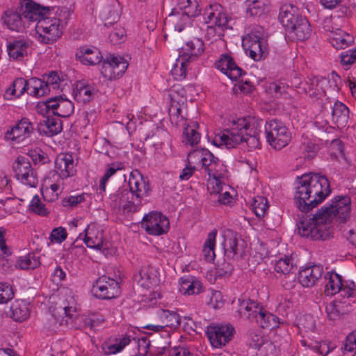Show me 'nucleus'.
Masks as SVG:
<instances>
[{
    "label": "nucleus",
    "mask_w": 356,
    "mask_h": 356,
    "mask_svg": "<svg viewBox=\"0 0 356 356\" xmlns=\"http://www.w3.org/2000/svg\"><path fill=\"white\" fill-rule=\"evenodd\" d=\"M198 124L196 122H191L190 124L184 127V136L187 144L193 146L197 144L200 140V134L197 131Z\"/></svg>",
    "instance_id": "c03bdc74"
},
{
    "label": "nucleus",
    "mask_w": 356,
    "mask_h": 356,
    "mask_svg": "<svg viewBox=\"0 0 356 356\" xmlns=\"http://www.w3.org/2000/svg\"><path fill=\"white\" fill-rule=\"evenodd\" d=\"M210 155V151L207 149H197L191 152L188 156V161H191L195 163H200L201 165L203 163L205 156H209Z\"/></svg>",
    "instance_id": "052dcab7"
},
{
    "label": "nucleus",
    "mask_w": 356,
    "mask_h": 356,
    "mask_svg": "<svg viewBox=\"0 0 356 356\" xmlns=\"http://www.w3.org/2000/svg\"><path fill=\"white\" fill-rule=\"evenodd\" d=\"M258 124L251 123L245 118L233 120L228 129L223 130L214 142L217 145H225L227 149L234 148L238 145L245 143L250 149L260 147Z\"/></svg>",
    "instance_id": "7ed1b4c3"
},
{
    "label": "nucleus",
    "mask_w": 356,
    "mask_h": 356,
    "mask_svg": "<svg viewBox=\"0 0 356 356\" xmlns=\"http://www.w3.org/2000/svg\"><path fill=\"white\" fill-rule=\"evenodd\" d=\"M128 184L129 187L128 191H130L131 196L135 201L133 204L140 209L144 198L151 192L149 179L138 170H135L130 173Z\"/></svg>",
    "instance_id": "1a4fd4ad"
},
{
    "label": "nucleus",
    "mask_w": 356,
    "mask_h": 356,
    "mask_svg": "<svg viewBox=\"0 0 356 356\" xmlns=\"http://www.w3.org/2000/svg\"><path fill=\"white\" fill-rule=\"evenodd\" d=\"M327 83V79L316 76L309 79L304 90L312 99H319L325 95V86Z\"/></svg>",
    "instance_id": "bb28decb"
},
{
    "label": "nucleus",
    "mask_w": 356,
    "mask_h": 356,
    "mask_svg": "<svg viewBox=\"0 0 356 356\" xmlns=\"http://www.w3.org/2000/svg\"><path fill=\"white\" fill-rule=\"evenodd\" d=\"M76 163L72 154H60L55 160V170L61 180L72 177L76 174Z\"/></svg>",
    "instance_id": "6ab92c4d"
},
{
    "label": "nucleus",
    "mask_w": 356,
    "mask_h": 356,
    "mask_svg": "<svg viewBox=\"0 0 356 356\" xmlns=\"http://www.w3.org/2000/svg\"><path fill=\"white\" fill-rule=\"evenodd\" d=\"M204 44L200 38H194L186 44V48L181 54L183 56L190 57V60L193 62L204 51Z\"/></svg>",
    "instance_id": "c9c22d12"
},
{
    "label": "nucleus",
    "mask_w": 356,
    "mask_h": 356,
    "mask_svg": "<svg viewBox=\"0 0 356 356\" xmlns=\"http://www.w3.org/2000/svg\"><path fill=\"white\" fill-rule=\"evenodd\" d=\"M165 23L173 26L175 31L181 32L189 26L190 18L181 11H179L177 8H173L165 19Z\"/></svg>",
    "instance_id": "c85d7f7f"
},
{
    "label": "nucleus",
    "mask_w": 356,
    "mask_h": 356,
    "mask_svg": "<svg viewBox=\"0 0 356 356\" xmlns=\"http://www.w3.org/2000/svg\"><path fill=\"white\" fill-rule=\"evenodd\" d=\"M1 19L3 24L11 31H19V29L22 27V16L15 10H6Z\"/></svg>",
    "instance_id": "a19ab883"
},
{
    "label": "nucleus",
    "mask_w": 356,
    "mask_h": 356,
    "mask_svg": "<svg viewBox=\"0 0 356 356\" xmlns=\"http://www.w3.org/2000/svg\"><path fill=\"white\" fill-rule=\"evenodd\" d=\"M33 126L28 118H22L6 133L5 138L8 140L21 143L29 138L33 131Z\"/></svg>",
    "instance_id": "a211bd4d"
},
{
    "label": "nucleus",
    "mask_w": 356,
    "mask_h": 356,
    "mask_svg": "<svg viewBox=\"0 0 356 356\" xmlns=\"http://www.w3.org/2000/svg\"><path fill=\"white\" fill-rule=\"evenodd\" d=\"M29 207L32 211L38 215L45 216L47 214L44 204L42 203L38 195H37L33 196L32 200L31 201Z\"/></svg>",
    "instance_id": "e2e57ef3"
},
{
    "label": "nucleus",
    "mask_w": 356,
    "mask_h": 356,
    "mask_svg": "<svg viewBox=\"0 0 356 356\" xmlns=\"http://www.w3.org/2000/svg\"><path fill=\"white\" fill-rule=\"evenodd\" d=\"M31 42L29 40L19 38L10 41L7 44V51L10 58L22 61L28 55Z\"/></svg>",
    "instance_id": "393cba45"
},
{
    "label": "nucleus",
    "mask_w": 356,
    "mask_h": 356,
    "mask_svg": "<svg viewBox=\"0 0 356 356\" xmlns=\"http://www.w3.org/2000/svg\"><path fill=\"white\" fill-rule=\"evenodd\" d=\"M330 42L336 49H345L354 42V38L345 31L337 29L330 37Z\"/></svg>",
    "instance_id": "4c0bfd02"
},
{
    "label": "nucleus",
    "mask_w": 356,
    "mask_h": 356,
    "mask_svg": "<svg viewBox=\"0 0 356 356\" xmlns=\"http://www.w3.org/2000/svg\"><path fill=\"white\" fill-rule=\"evenodd\" d=\"M349 118V109L343 103L337 101L332 111V119L337 127H345Z\"/></svg>",
    "instance_id": "473e14b6"
},
{
    "label": "nucleus",
    "mask_w": 356,
    "mask_h": 356,
    "mask_svg": "<svg viewBox=\"0 0 356 356\" xmlns=\"http://www.w3.org/2000/svg\"><path fill=\"white\" fill-rule=\"evenodd\" d=\"M28 155L35 163L44 164L49 161L48 157L40 149L30 150Z\"/></svg>",
    "instance_id": "69168bd1"
},
{
    "label": "nucleus",
    "mask_w": 356,
    "mask_h": 356,
    "mask_svg": "<svg viewBox=\"0 0 356 356\" xmlns=\"http://www.w3.org/2000/svg\"><path fill=\"white\" fill-rule=\"evenodd\" d=\"M192 63L190 60V57L179 55L171 70V74L174 79L177 81L184 79L186 76V72L188 70L189 66Z\"/></svg>",
    "instance_id": "f704fd0d"
},
{
    "label": "nucleus",
    "mask_w": 356,
    "mask_h": 356,
    "mask_svg": "<svg viewBox=\"0 0 356 356\" xmlns=\"http://www.w3.org/2000/svg\"><path fill=\"white\" fill-rule=\"evenodd\" d=\"M216 67L232 80H236L242 75V69L235 63L232 57L228 54L220 56L216 63Z\"/></svg>",
    "instance_id": "5701e85b"
},
{
    "label": "nucleus",
    "mask_w": 356,
    "mask_h": 356,
    "mask_svg": "<svg viewBox=\"0 0 356 356\" xmlns=\"http://www.w3.org/2000/svg\"><path fill=\"white\" fill-rule=\"evenodd\" d=\"M311 31L312 29L308 20L305 17H302L298 22L287 32L292 35V36L296 37L298 40H305L309 38Z\"/></svg>",
    "instance_id": "72a5a7b5"
},
{
    "label": "nucleus",
    "mask_w": 356,
    "mask_h": 356,
    "mask_svg": "<svg viewBox=\"0 0 356 356\" xmlns=\"http://www.w3.org/2000/svg\"><path fill=\"white\" fill-rule=\"evenodd\" d=\"M252 207L254 214L257 217H263L268 208V201L266 198L262 196H257L254 198Z\"/></svg>",
    "instance_id": "603ef678"
},
{
    "label": "nucleus",
    "mask_w": 356,
    "mask_h": 356,
    "mask_svg": "<svg viewBox=\"0 0 356 356\" xmlns=\"http://www.w3.org/2000/svg\"><path fill=\"white\" fill-rule=\"evenodd\" d=\"M234 332V328L230 324H216L207 327V334L212 346L219 348L232 339Z\"/></svg>",
    "instance_id": "ddd939ff"
},
{
    "label": "nucleus",
    "mask_w": 356,
    "mask_h": 356,
    "mask_svg": "<svg viewBox=\"0 0 356 356\" xmlns=\"http://www.w3.org/2000/svg\"><path fill=\"white\" fill-rule=\"evenodd\" d=\"M246 12L251 17H260L264 13L265 2L264 0H247Z\"/></svg>",
    "instance_id": "3c124183"
},
{
    "label": "nucleus",
    "mask_w": 356,
    "mask_h": 356,
    "mask_svg": "<svg viewBox=\"0 0 356 356\" xmlns=\"http://www.w3.org/2000/svg\"><path fill=\"white\" fill-rule=\"evenodd\" d=\"M7 314L15 321L19 322L26 320L29 316V309L26 304L19 300L13 302Z\"/></svg>",
    "instance_id": "ea45409f"
},
{
    "label": "nucleus",
    "mask_w": 356,
    "mask_h": 356,
    "mask_svg": "<svg viewBox=\"0 0 356 356\" xmlns=\"http://www.w3.org/2000/svg\"><path fill=\"white\" fill-rule=\"evenodd\" d=\"M94 94L92 86L86 84L84 82L79 81L76 83L73 90L74 99L79 102L86 103L91 100Z\"/></svg>",
    "instance_id": "e433bc0d"
},
{
    "label": "nucleus",
    "mask_w": 356,
    "mask_h": 356,
    "mask_svg": "<svg viewBox=\"0 0 356 356\" xmlns=\"http://www.w3.org/2000/svg\"><path fill=\"white\" fill-rule=\"evenodd\" d=\"M168 219L160 212H150L145 215L141 223L142 227L151 235H161L169 229Z\"/></svg>",
    "instance_id": "4468645a"
},
{
    "label": "nucleus",
    "mask_w": 356,
    "mask_h": 356,
    "mask_svg": "<svg viewBox=\"0 0 356 356\" xmlns=\"http://www.w3.org/2000/svg\"><path fill=\"white\" fill-rule=\"evenodd\" d=\"M323 274V268L321 265L306 266L299 271V282L304 287H312L321 278Z\"/></svg>",
    "instance_id": "4be33fe9"
},
{
    "label": "nucleus",
    "mask_w": 356,
    "mask_h": 356,
    "mask_svg": "<svg viewBox=\"0 0 356 356\" xmlns=\"http://www.w3.org/2000/svg\"><path fill=\"white\" fill-rule=\"evenodd\" d=\"M302 17L298 7L293 4L285 3L280 8L278 19L286 31L292 29Z\"/></svg>",
    "instance_id": "412c9836"
},
{
    "label": "nucleus",
    "mask_w": 356,
    "mask_h": 356,
    "mask_svg": "<svg viewBox=\"0 0 356 356\" xmlns=\"http://www.w3.org/2000/svg\"><path fill=\"white\" fill-rule=\"evenodd\" d=\"M108 63L112 65L115 74L120 77L125 72L127 69L128 63L127 60L121 56H115L110 55L106 59Z\"/></svg>",
    "instance_id": "09e8293b"
},
{
    "label": "nucleus",
    "mask_w": 356,
    "mask_h": 356,
    "mask_svg": "<svg viewBox=\"0 0 356 356\" xmlns=\"http://www.w3.org/2000/svg\"><path fill=\"white\" fill-rule=\"evenodd\" d=\"M76 58L83 65H95L102 60L99 50L95 47L82 46L76 51Z\"/></svg>",
    "instance_id": "a878e982"
},
{
    "label": "nucleus",
    "mask_w": 356,
    "mask_h": 356,
    "mask_svg": "<svg viewBox=\"0 0 356 356\" xmlns=\"http://www.w3.org/2000/svg\"><path fill=\"white\" fill-rule=\"evenodd\" d=\"M296 268L293 259L291 257H284L280 259L275 265V270L278 273L289 274Z\"/></svg>",
    "instance_id": "8fccbe9b"
},
{
    "label": "nucleus",
    "mask_w": 356,
    "mask_h": 356,
    "mask_svg": "<svg viewBox=\"0 0 356 356\" xmlns=\"http://www.w3.org/2000/svg\"><path fill=\"white\" fill-rule=\"evenodd\" d=\"M325 293L327 296L339 293L343 286L341 275L335 272H327L324 275Z\"/></svg>",
    "instance_id": "2f4dec72"
},
{
    "label": "nucleus",
    "mask_w": 356,
    "mask_h": 356,
    "mask_svg": "<svg viewBox=\"0 0 356 356\" xmlns=\"http://www.w3.org/2000/svg\"><path fill=\"white\" fill-rule=\"evenodd\" d=\"M43 104L48 112H51L54 115L62 118L70 116L74 110L73 103L62 96L49 98Z\"/></svg>",
    "instance_id": "f3484780"
},
{
    "label": "nucleus",
    "mask_w": 356,
    "mask_h": 356,
    "mask_svg": "<svg viewBox=\"0 0 356 356\" xmlns=\"http://www.w3.org/2000/svg\"><path fill=\"white\" fill-rule=\"evenodd\" d=\"M21 11L24 18L30 21L38 22L40 19L44 18V16L51 12V9L49 7L41 6L33 0H23Z\"/></svg>",
    "instance_id": "aec40b11"
},
{
    "label": "nucleus",
    "mask_w": 356,
    "mask_h": 356,
    "mask_svg": "<svg viewBox=\"0 0 356 356\" xmlns=\"http://www.w3.org/2000/svg\"><path fill=\"white\" fill-rule=\"evenodd\" d=\"M112 67V65L110 63H108L106 60L103 62L101 73L106 79L108 80H113L119 78Z\"/></svg>",
    "instance_id": "338daca9"
},
{
    "label": "nucleus",
    "mask_w": 356,
    "mask_h": 356,
    "mask_svg": "<svg viewBox=\"0 0 356 356\" xmlns=\"http://www.w3.org/2000/svg\"><path fill=\"white\" fill-rule=\"evenodd\" d=\"M340 58L341 65L348 68L356 61V49L343 51L340 55Z\"/></svg>",
    "instance_id": "bf43d9fd"
},
{
    "label": "nucleus",
    "mask_w": 356,
    "mask_h": 356,
    "mask_svg": "<svg viewBox=\"0 0 356 356\" xmlns=\"http://www.w3.org/2000/svg\"><path fill=\"white\" fill-rule=\"evenodd\" d=\"M92 292L96 298L109 300L117 298L120 293L119 283L106 275L99 277L93 284Z\"/></svg>",
    "instance_id": "f8f14e48"
},
{
    "label": "nucleus",
    "mask_w": 356,
    "mask_h": 356,
    "mask_svg": "<svg viewBox=\"0 0 356 356\" xmlns=\"http://www.w3.org/2000/svg\"><path fill=\"white\" fill-rule=\"evenodd\" d=\"M203 20L207 24L206 35L209 39L215 36L220 37L225 29H232L231 18L225 8L218 3L207 6L202 13Z\"/></svg>",
    "instance_id": "423d86ee"
},
{
    "label": "nucleus",
    "mask_w": 356,
    "mask_h": 356,
    "mask_svg": "<svg viewBox=\"0 0 356 356\" xmlns=\"http://www.w3.org/2000/svg\"><path fill=\"white\" fill-rule=\"evenodd\" d=\"M107 16L105 19L107 24H114L118 22L121 15V8L118 2H115L112 6H109L106 9Z\"/></svg>",
    "instance_id": "5fc2aeb1"
},
{
    "label": "nucleus",
    "mask_w": 356,
    "mask_h": 356,
    "mask_svg": "<svg viewBox=\"0 0 356 356\" xmlns=\"http://www.w3.org/2000/svg\"><path fill=\"white\" fill-rule=\"evenodd\" d=\"M70 15L66 8H53L44 18L37 22L38 40L42 44H52L62 35L63 23Z\"/></svg>",
    "instance_id": "20e7f679"
},
{
    "label": "nucleus",
    "mask_w": 356,
    "mask_h": 356,
    "mask_svg": "<svg viewBox=\"0 0 356 356\" xmlns=\"http://www.w3.org/2000/svg\"><path fill=\"white\" fill-rule=\"evenodd\" d=\"M44 82L47 84V88H49V91L57 90L60 88L62 80L56 72H51L47 75L43 76Z\"/></svg>",
    "instance_id": "6e6d98bb"
},
{
    "label": "nucleus",
    "mask_w": 356,
    "mask_h": 356,
    "mask_svg": "<svg viewBox=\"0 0 356 356\" xmlns=\"http://www.w3.org/2000/svg\"><path fill=\"white\" fill-rule=\"evenodd\" d=\"M250 346L257 349L260 355H264L265 356H270L267 352H273L275 350V346L272 342L265 341L261 336L254 334L252 337V341Z\"/></svg>",
    "instance_id": "37998d69"
},
{
    "label": "nucleus",
    "mask_w": 356,
    "mask_h": 356,
    "mask_svg": "<svg viewBox=\"0 0 356 356\" xmlns=\"http://www.w3.org/2000/svg\"><path fill=\"white\" fill-rule=\"evenodd\" d=\"M49 92V88L43 79L32 77L28 79V94L33 97H42Z\"/></svg>",
    "instance_id": "58836bf2"
},
{
    "label": "nucleus",
    "mask_w": 356,
    "mask_h": 356,
    "mask_svg": "<svg viewBox=\"0 0 356 356\" xmlns=\"http://www.w3.org/2000/svg\"><path fill=\"white\" fill-rule=\"evenodd\" d=\"M219 165V159L217 157H215L210 152V155L209 156H205V159H204L202 164V168H203L204 172L208 174L209 177H211V175H214L215 176L220 175L217 170Z\"/></svg>",
    "instance_id": "de8ad7c7"
},
{
    "label": "nucleus",
    "mask_w": 356,
    "mask_h": 356,
    "mask_svg": "<svg viewBox=\"0 0 356 356\" xmlns=\"http://www.w3.org/2000/svg\"><path fill=\"white\" fill-rule=\"evenodd\" d=\"M179 285V290L184 295H197L202 291L201 282L193 276L181 278Z\"/></svg>",
    "instance_id": "c756f323"
},
{
    "label": "nucleus",
    "mask_w": 356,
    "mask_h": 356,
    "mask_svg": "<svg viewBox=\"0 0 356 356\" xmlns=\"http://www.w3.org/2000/svg\"><path fill=\"white\" fill-rule=\"evenodd\" d=\"M267 142L275 149H281L288 145L291 140V134L283 122L271 120L265 125Z\"/></svg>",
    "instance_id": "0eeeda50"
},
{
    "label": "nucleus",
    "mask_w": 356,
    "mask_h": 356,
    "mask_svg": "<svg viewBox=\"0 0 356 356\" xmlns=\"http://www.w3.org/2000/svg\"><path fill=\"white\" fill-rule=\"evenodd\" d=\"M212 179L208 180L207 189L211 194H218L222 191V181L219 179L218 176L211 175Z\"/></svg>",
    "instance_id": "0e129e2a"
},
{
    "label": "nucleus",
    "mask_w": 356,
    "mask_h": 356,
    "mask_svg": "<svg viewBox=\"0 0 356 356\" xmlns=\"http://www.w3.org/2000/svg\"><path fill=\"white\" fill-rule=\"evenodd\" d=\"M243 46L246 54L255 61L261 60L268 54L264 31L260 27L252 31L243 39Z\"/></svg>",
    "instance_id": "6e6552de"
},
{
    "label": "nucleus",
    "mask_w": 356,
    "mask_h": 356,
    "mask_svg": "<svg viewBox=\"0 0 356 356\" xmlns=\"http://www.w3.org/2000/svg\"><path fill=\"white\" fill-rule=\"evenodd\" d=\"M223 248L227 258L238 260L245 256L247 243L241 237H237L236 234L231 233L229 236H225Z\"/></svg>",
    "instance_id": "2eb2a0df"
},
{
    "label": "nucleus",
    "mask_w": 356,
    "mask_h": 356,
    "mask_svg": "<svg viewBox=\"0 0 356 356\" xmlns=\"http://www.w3.org/2000/svg\"><path fill=\"white\" fill-rule=\"evenodd\" d=\"M38 129L40 134L53 136L61 131L62 124L58 119L47 117L40 122Z\"/></svg>",
    "instance_id": "7c9ffc66"
},
{
    "label": "nucleus",
    "mask_w": 356,
    "mask_h": 356,
    "mask_svg": "<svg viewBox=\"0 0 356 356\" xmlns=\"http://www.w3.org/2000/svg\"><path fill=\"white\" fill-rule=\"evenodd\" d=\"M40 264L39 257L34 253H29L24 257H21L16 261V266L22 270L34 269Z\"/></svg>",
    "instance_id": "a18cd8bd"
},
{
    "label": "nucleus",
    "mask_w": 356,
    "mask_h": 356,
    "mask_svg": "<svg viewBox=\"0 0 356 356\" xmlns=\"http://www.w3.org/2000/svg\"><path fill=\"white\" fill-rule=\"evenodd\" d=\"M25 92H28V80L24 78H17L7 89L6 95L19 97Z\"/></svg>",
    "instance_id": "49530a36"
},
{
    "label": "nucleus",
    "mask_w": 356,
    "mask_h": 356,
    "mask_svg": "<svg viewBox=\"0 0 356 356\" xmlns=\"http://www.w3.org/2000/svg\"><path fill=\"white\" fill-rule=\"evenodd\" d=\"M233 270V266L229 262L224 261L218 264L216 268V274L218 277L229 275Z\"/></svg>",
    "instance_id": "774afa93"
},
{
    "label": "nucleus",
    "mask_w": 356,
    "mask_h": 356,
    "mask_svg": "<svg viewBox=\"0 0 356 356\" xmlns=\"http://www.w3.org/2000/svg\"><path fill=\"white\" fill-rule=\"evenodd\" d=\"M76 301L70 291L61 293L57 303L56 309L59 314H64L65 317L72 318L76 312Z\"/></svg>",
    "instance_id": "cd10ccee"
},
{
    "label": "nucleus",
    "mask_w": 356,
    "mask_h": 356,
    "mask_svg": "<svg viewBox=\"0 0 356 356\" xmlns=\"http://www.w3.org/2000/svg\"><path fill=\"white\" fill-rule=\"evenodd\" d=\"M216 235L217 231L216 229L209 233L203 246V256L204 259L208 262L213 261L216 257L214 248L216 245Z\"/></svg>",
    "instance_id": "79ce46f5"
},
{
    "label": "nucleus",
    "mask_w": 356,
    "mask_h": 356,
    "mask_svg": "<svg viewBox=\"0 0 356 356\" xmlns=\"http://www.w3.org/2000/svg\"><path fill=\"white\" fill-rule=\"evenodd\" d=\"M134 202L135 201L132 199L130 191L123 187L111 193L107 201L113 209H122L124 214L136 213L140 210L139 207L134 206Z\"/></svg>",
    "instance_id": "9b49d317"
},
{
    "label": "nucleus",
    "mask_w": 356,
    "mask_h": 356,
    "mask_svg": "<svg viewBox=\"0 0 356 356\" xmlns=\"http://www.w3.org/2000/svg\"><path fill=\"white\" fill-rule=\"evenodd\" d=\"M350 198L337 196L332 202L318 210L312 218L302 217L297 222L298 235L314 240H326L332 234V222H346L350 216Z\"/></svg>",
    "instance_id": "f257e3e1"
},
{
    "label": "nucleus",
    "mask_w": 356,
    "mask_h": 356,
    "mask_svg": "<svg viewBox=\"0 0 356 356\" xmlns=\"http://www.w3.org/2000/svg\"><path fill=\"white\" fill-rule=\"evenodd\" d=\"M238 312L241 317L250 321H254L262 328L271 330L278 327V317L265 309L259 302L248 298L238 299Z\"/></svg>",
    "instance_id": "39448f33"
},
{
    "label": "nucleus",
    "mask_w": 356,
    "mask_h": 356,
    "mask_svg": "<svg viewBox=\"0 0 356 356\" xmlns=\"http://www.w3.org/2000/svg\"><path fill=\"white\" fill-rule=\"evenodd\" d=\"M131 342L129 337H125L114 344H109L104 346V351L106 355L115 354L122 351L124 348Z\"/></svg>",
    "instance_id": "864d4df0"
},
{
    "label": "nucleus",
    "mask_w": 356,
    "mask_h": 356,
    "mask_svg": "<svg viewBox=\"0 0 356 356\" xmlns=\"http://www.w3.org/2000/svg\"><path fill=\"white\" fill-rule=\"evenodd\" d=\"M86 195H87L85 193H81L77 195L66 196L62 200V205L64 207L74 208L76 207L79 203L86 201Z\"/></svg>",
    "instance_id": "13d9d810"
},
{
    "label": "nucleus",
    "mask_w": 356,
    "mask_h": 356,
    "mask_svg": "<svg viewBox=\"0 0 356 356\" xmlns=\"http://www.w3.org/2000/svg\"><path fill=\"white\" fill-rule=\"evenodd\" d=\"M331 193L327 178L318 173H309L299 178L294 201L302 212H309L321 204Z\"/></svg>",
    "instance_id": "f03ea898"
},
{
    "label": "nucleus",
    "mask_w": 356,
    "mask_h": 356,
    "mask_svg": "<svg viewBox=\"0 0 356 356\" xmlns=\"http://www.w3.org/2000/svg\"><path fill=\"white\" fill-rule=\"evenodd\" d=\"M300 343L303 346H308L320 355H327L329 353V348L325 343H321L318 341L308 343L305 339L301 340Z\"/></svg>",
    "instance_id": "680f3d73"
},
{
    "label": "nucleus",
    "mask_w": 356,
    "mask_h": 356,
    "mask_svg": "<svg viewBox=\"0 0 356 356\" xmlns=\"http://www.w3.org/2000/svg\"><path fill=\"white\" fill-rule=\"evenodd\" d=\"M158 315L161 320V324H149L144 326V328L154 332H160L166 327H176L180 324V316L175 312L161 309Z\"/></svg>",
    "instance_id": "b1692460"
},
{
    "label": "nucleus",
    "mask_w": 356,
    "mask_h": 356,
    "mask_svg": "<svg viewBox=\"0 0 356 356\" xmlns=\"http://www.w3.org/2000/svg\"><path fill=\"white\" fill-rule=\"evenodd\" d=\"M134 282L143 289H150L159 283V275L157 269L150 265L142 266L134 275Z\"/></svg>",
    "instance_id": "dca6fc26"
},
{
    "label": "nucleus",
    "mask_w": 356,
    "mask_h": 356,
    "mask_svg": "<svg viewBox=\"0 0 356 356\" xmlns=\"http://www.w3.org/2000/svg\"><path fill=\"white\" fill-rule=\"evenodd\" d=\"M13 296L12 286L8 283L0 282V304L8 302Z\"/></svg>",
    "instance_id": "4d7b16f0"
},
{
    "label": "nucleus",
    "mask_w": 356,
    "mask_h": 356,
    "mask_svg": "<svg viewBox=\"0 0 356 356\" xmlns=\"http://www.w3.org/2000/svg\"><path fill=\"white\" fill-rule=\"evenodd\" d=\"M13 168L16 178L22 184L31 187L38 185V176L29 158L19 156L13 163Z\"/></svg>",
    "instance_id": "9d476101"
}]
</instances>
